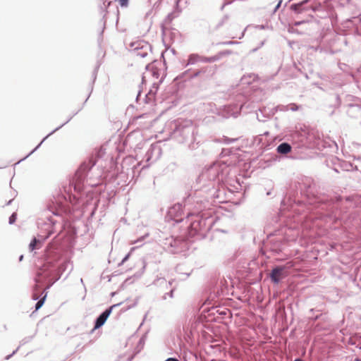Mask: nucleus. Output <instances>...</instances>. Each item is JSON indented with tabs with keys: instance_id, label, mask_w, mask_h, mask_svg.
Listing matches in <instances>:
<instances>
[{
	"instance_id": "nucleus-1",
	"label": "nucleus",
	"mask_w": 361,
	"mask_h": 361,
	"mask_svg": "<svg viewBox=\"0 0 361 361\" xmlns=\"http://www.w3.org/2000/svg\"><path fill=\"white\" fill-rule=\"evenodd\" d=\"M116 305L111 306L109 309L106 310L97 319L95 323L94 329L101 327L106 321L107 318L111 313L112 309Z\"/></svg>"
},
{
	"instance_id": "nucleus-9",
	"label": "nucleus",
	"mask_w": 361,
	"mask_h": 361,
	"mask_svg": "<svg viewBox=\"0 0 361 361\" xmlns=\"http://www.w3.org/2000/svg\"><path fill=\"white\" fill-rule=\"evenodd\" d=\"M281 2H282V0H279L275 9H274V11H276L277 9H279V8L280 7L281 4Z\"/></svg>"
},
{
	"instance_id": "nucleus-8",
	"label": "nucleus",
	"mask_w": 361,
	"mask_h": 361,
	"mask_svg": "<svg viewBox=\"0 0 361 361\" xmlns=\"http://www.w3.org/2000/svg\"><path fill=\"white\" fill-rule=\"evenodd\" d=\"M16 220V214L13 213L9 218V223L11 224H13Z\"/></svg>"
},
{
	"instance_id": "nucleus-5",
	"label": "nucleus",
	"mask_w": 361,
	"mask_h": 361,
	"mask_svg": "<svg viewBox=\"0 0 361 361\" xmlns=\"http://www.w3.org/2000/svg\"><path fill=\"white\" fill-rule=\"evenodd\" d=\"M37 244H39V241L35 238L29 245L30 250L33 251L35 249L39 248V247H37Z\"/></svg>"
},
{
	"instance_id": "nucleus-2",
	"label": "nucleus",
	"mask_w": 361,
	"mask_h": 361,
	"mask_svg": "<svg viewBox=\"0 0 361 361\" xmlns=\"http://www.w3.org/2000/svg\"><path fill=\"white\" fill-rule=\"evenodd\" d=\"M283 277V268L281 267H277L272 270V272L271 274V280L277 283L279 282V281Z\"/></svg>"
},
{
	"instance_id": "nucleus-10",
	"label": "nucleus",
	"mask_w": 361,
	"mask_h": 361,
	"mask_svg": "<svg viewBox=\"0 0 361 361\" xmlns=\"http://www.w3.org/2000/svg\"><path fill=\"white\" fill-rule=\"evenodd\" d=\"M165 361H179V360H177L176 358L170 357V358L166 359Z\"/></svg>"
},
{
	"instance_id": "nucleus-11",
	"label": "nucleus",
	"mask_w": 361,
	"mask_h": 361,
	"mask_svg": "<svg viewBox=\"0 0 361 361\" xmlns=\"http://www.w3.org/2000/svg\"><path fill=\"white\" fill-rule=\"evenodd\" d=\"M129 256H130V254H128V255L124 257V259H123L122 263H123L125 261H126V260L128 259Z\"/></svg>"
},
{
	"instance_id": "nucleus-4",
	"label": "nucleus",
	"mask_w": 361,
	"mask_h": 361,
	"mask_svg": "<svg viewBox=\"0 0 361 361\" xmlns=\"http://www.w3.org/2000/svg\"><path fill=\"white\" fill-rule=\"evenodd\" d=\"M200 60V56L197 54H191L188 60V64H194Z\"/></svg>"
},
{
	"instance_id": "nucleus-7",
	"label": "nucleus",
	"mask_w": 361,
	"mask_h": 361,
	"mask_svg": "<svg viewBox=\"0 0 361 361\" xmlns=\"http://www.w3.org/2000/svg\"><path fill=\"white\" fill-rule=\"evenodd\" d=\"M118 2L122 7H126L128 4V0H118Z\"/></svg>"
},
{
	"instance_id": "nucleus-12",
	"label": "nucleus",
	"mask_w": 361,
	"mask_h": 361,
	"mask_svg": "<svg viewBox=\"0 0 361 361\" xmlns=\"http://www.w3.org/2000/svg\"><path fill=\"white\" fill-rule=\"evenodd\" d=\"M38 298H39V297H38V295H37V294H33V295H32V298H33L34 300H37V299H38Z\"/></svg>"
},
{
	"instance_id": "nucleus-6",
	"label": "nucleus",
	"mask_w": 361,
	"mask_h": 361,
	"mask_svg": "<svg viewBox=\"0 0 361 361\" xmlns=\"http://www.w3.org/2000/svg\"><path fill=\"white\" fill-rule=\"evenodd\" d=\"M46 299V295L41 298L36 304L35 305V310H38L44 304Z\"/></svg>"
},
{
	"instance_id": "nucleus-3",
	"label": "nucleus",
	"mask_w": 361,
	"mask_h": 361,
	"mask_svg": "<svg viewBox=\"0 0 361 361\" xmlns=\"http://www.w3.org/2000/svg\"><path fill=\"white\" fill-rule=\"evenodd\" d=\"M291 150V147L288 143H282L277 147L278 152L281 154H287Z\"/></svg>"
},
{
	"instance_id": "nucleus-13",
	"label": "nucleus",
	"mask_w": 361,
	"mask_h": 361,
	"mask_svg": "<svg viewBox=\"0 0 361 361\" xmlns=\"http://www.w3.org/2000/svg\"><path fill=\"white\" fill-rule=\"evenodd\" d=\"M295 361H303V360L301 359H296Z\"/></svg>"
}]
</instances>
